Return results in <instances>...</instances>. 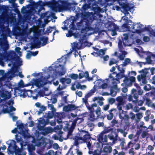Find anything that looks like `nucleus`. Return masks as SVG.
<instances>
[{"instance_id":"69168bd1","label":"nucleus","mask_w":155,"mask_h":155,"mask_svg":"<svg viewBox=\"0 0 155 155\" xmlns=\"http://www.w3.org/2000/svg\"><path fill=\"white\" fill-rule=\"evenodd\" d=\"M133 146V143H131V142H129L127 145L125 146V150H126L130 148V147H132Z\"/></svg>"},{"instance_id":"2eb2a0df","label":"nucleus","mask_w":155,"mask_h":155,"mask_svg":"<svg viewBox=\"0 0 155 155\" xmlns=\"http://www.w3.org/2000/svg\"><path fill=\"white\" fill-rule=\"evenodd\" d=\"M113 131V129L112 128H110V127L105 128L104 130L101 132V134L99 135L98 137L97 140L99 143L97 142V144H102V142L104 143V142H106L107 141V138L106 136H105L104 138L102 135L105 134L112 133Z\"/></svg>"},{"instance_id":"f8f14e48","label":"nucleus","mask_w":155,"mask_h":155,"mask_svg":"<svg viewBox=\"0 0 155 155\" xmlns=\"http://www.w3.org/2000/svg\"><path fill=\"white\" fill-rule=\"evenodd\" d=\"M68 4L67 1L56 0V4L52 5L51 7L53 8L54 11L61 12L63 10L67 8Z\"/></svg>"},{"instance_id":"72a5a7b5","label":"nucleus","mask_w":155,"mask_h":155,"mask_svg":"<svg viewBox=\"0 0 155 155\" xmlns=\"http://www.w3.org/2000/svg\"><path fill=\"white\" fill-rule=\"evenodd\" d=\"M149 26L145 27V29L149 31V35L150 37H155V32L152 28H149Z\"/></svg>"},{"instance_id":"6e6d98bb","label":"nucleus","mask_w":155,"mask_h":155,"mask_svg":"<svg viewBox=\"0 0 155 155\" xmlns=\"http://www.w3.org/2000/svg\"><path fill=\"white\" fill-rule=\"evenodd\" d=\"M88 97L86 96V95L84 98H83L82 100L83 102L84 103L87 107L88 105H89L87 101V98Z\"/></svg>"},{"instance_id":"864d4df0","label":"nucleus","mask_w":155,"mask_h":155,"mask_svg":"<svg viewBox=\"0 0 155 155\" xmlns=\"http://www.w3.org/2000/svg\"><path fill=\"white\" fill-rule=\"evenodd\" d=\"M69 76L73 79L76 80L78 77V75L77 74H72L69 75Z\"/></svg>"},{"instance_id":"de8ad7c7","label":"nucleus","mask_w":155,"mask_h":155,"mask_svg":"<svg viewBox=\"0 0 155 155\" xmlns=\"http://www.w3.org/2000/svg\"><path fill=\"white\" fill-rule=\"evenodd\" d=\"M116 101L118 102L117 104H123V98L121 96H119L116 98Z\"/></svg>"},{"instance_id":"09e8293b","label":"nucleus","mask_w":155,"mask_h":155,"mask_svg":"<svg viewBox=\"0 0 155 155\" xmlns=\"http://www.w3.org/2000/svg\"><path fill=\"white\" fill-rule=\"evenodd\" d=\"M143 89L147 91H149L152 89V87L149 84H146L143 87Z\"/></svg>"},{"instance_id":"49530a36","label":"nucleus","mask_w":155,"mask_h":155,"mask_svg":"<svg viewBox=\"0 0 155 155\" xmlns=\"http://www.w3.org/2000/svg\"><path fill=\"white\" fill-rule=\"evenodd\" d=\"M105 51L106 50H104L102 49L99 50L97 51L98 56H100L101 58L105 54Z\"/></svg>"},{"instance_id":"b1692460","label":"nucleus","mask_w":155,"mask_h":155,"mask_svg":"<svg viewBox=\"0 0 155 155\" xmlns=\"http://www.w3.org/2000/svg\"><path fill=\"white\" fill-rule=\"evenodd\" d=\"M76 107L73 104H68L67 106H64L63 108V110L65 112H68L70 111L75 109Z\"/></svg>"},{"instance_id":"6ab92c4d","label":"nucleus","mask_w":155,"mask_h":155,"mask_svg":"<svg viewBox=\"0 0 155 155\" xmlns=\"http://www.w3.org/2000/svg\"><path fill=\"white\" fill-rule=\"evenodd\" d=\"M96 116L94 115V112H90L89 115V119L91 121H94L97 118H101V108L99 107H97L96 109L95 110Z\"/></svg>"},{"instance_id":"cd10ccee","label":"nucleus","mask_w":155,"mask_h":155,"mask_svg":"<svg viewBox=\"0 0 155 155\" xmlns=\"http://www.w3.org/2000/svg\"><path fill=\"white\" fill-rule=\"evenodd\" d=\"M77 8L78 10V11H75V12L76 13V14H78L79 13V12H80V11H81L82 13H83V12L84 11H85L89 8V6L88 4H85L83 5V6L81 8V9H80V8L79 7H77Z\"/></svg>"},{"instance_id":"ea45409f","label":"nucleus","mask_w":155,"mask_h":155,"mask_svg":"<svg viewBox=\"0 0 155 155\" xmlns=\"http://www.w3.org/2000/svg\"><path fill=\"white\" fill-rule=\"evenodd\" d=\"M110 145H109V146H106L104 147L103 151L104 152L106 153H110L112 150L111 147L110 146Z\"/></svg>"},{"instance_id":"9d476101","label":"nucleus","mask_w":155,"mask_h":155,"mask_svg":"<svg viewBox=\"0 0 155 155\" xmlns=\"http://www.w3.org/2000/svg\"><path fill=\"white\" fill-rule=\"evenodd\" d=\"M30 86L31 89H32L34 87L33 86L32 84L30 83L26 84H24L23 81L22 80H21L18 83V86L17 87H15L14 88V95L15 97L17 96L16 93H18V95L23 98L26 97L27 96V93L26 92H24L23 91L20 90V88L24 87H25Z\"/></svg>"},{"instance_id":"473e14b6","label":"nucleus","mask_w":155,"mask_h":155,"mask_svg":"<svg viewBox=\"0 0 155 155\" xmlns=\"http://www.w3.org/2000/svg\"><path fill=\"white\" fill-rule=\"evenodd\" d=\"M49 122L48 121H46L44 119H41V120L39 121V124L38 125L39 126V127H44L46 125H48L49 124Z\"/></svg>"},{"instance_id":"423d86ee","label":"nucleus","mask_w":155,"mask_h":155,"mask_svg":"<svg viewBox=\"0 0 155 155\" xmlns=\"http://www.w3.org/2000/svg\"><path fill=\"white\" fill-rule=\"evenodd\" d=\"M126 0H117V2L119 5L120 6V8L122 9V12L124 14V16L122 17V19L125 21L126 23H132V21L128 19L131 18V17L129 14L128 12H130L131 13L133 14L134 11V6L133 4H125L124 2Z\"/></svg>"},{"instance_id":"7ed1b4c3","label":"nucleus","mask_w":155,"mask_h":155,"mask_svg":"<svg viewBox=\"0 0 155 155\" xmlns=\"http://www.w3.org/2000/svg\"><path fill=\"white\" fill-rule=\"evenodd\" d=\"M132 24H124L121 27V31H128L127 34H123V42L125 46H131L134 39L136 38V33H140L143 31V27H146L140 22L132 23Z\"/></svg>"},{"instance_id":"4be33fe9","label":"nucleus","mask_w":155,"mask_h":155,"mask_svg":"<svg viewBox=\"0 0 155 155\" xmlns=\"http://www.w3.org/2000/svg\"><path fill=\"white\" fill-rule=\"evenodd\" d=\"M60 82L62 83L63 85H64L65 84H69L71 82V80L69 78H61L60 79ZM66 86L64 85L63 86H61L60 85L57 88V90L60 91L65 88Z\"/></svg>"},{"instance_id":"dca6fc26","label":"nucleus","mask_w":155,"mask_h":155,"mask_svg":"<svg viewBox=\"0 0 155 155\" xmlns=\"http://www.w3.org/2000/svg\"><path fill=\"white\" fill-rule=\"evenodd\" d=\"M139 72L142 73V74L140 75L137 76V79L140 82V85L142 86L147 83L146 76L148 73V70L146 69L142 70L139 71Z\"/></svg>"},{"instance_id":"20e7f679","label":"nucleus","mask_w":155,"mask_h":155,"mask_svg":"<svg viewBox=\"0 0 155 155\" xmlns=\"http://www.w3.org/2000/svg\"><path fill=\"white\" fill-rule=\"evenodd\" d=\"M2 86H0V114L6 113L11 111H15L16 110L13 107L14 103L13 100L11 99L7 103L4 100L10 98L11 94V91H8Z\"/></svg>"},{"instance_id":"3c124183","label":"nucleus","mask_w":155,"mask_h":155,"mask_svg":"<svg viewBox=\"0 0 155 155\" xmlns=\"http://www.w3.org/2000/svg\"><path fill=\"white\" fill-rule=\"evenodd\" d=\"M15 21V19L13 17H9L7 19L8 24H11Z\"/></svg>"},{"instance_id":"79ce46f5","label":"nucleus","mask_w":155,"mask_h":155,"mask_svg":"<svg viewBox=\"0 0 155 155\" xmlns=\"http://www.w3.org/2000/svg\"><path fill=\"white\" fill-rule=\"evenodd\" d=\"M79 76L80 79H81L84 77L86 78H87L88 76V73L87 71H86L85 73L82 71L79 74Z\"/></svg>"},{"instance_id":"680f3d73","label":"nucleus","mask_w":155,"mask_h":155,"mask_svg":"<svg viewBox=\"0 0 155 155\" xmlns=\"http://www.w3.org/2000/svg\"><path fill=\"white\" fill-rule=\"evenodd\" d=\"M21 48L19 47H16L15 48L16 51L17 53L20 56H21L22 55V53L20 51Z\"/></svg>"},{"instance_id":"0eeeda50","label":"nucleus","mask_w":155,"mask_h":155,"mask_svg":"<svg viewBox=\"0 0 155 155\" xmlns=\"http://www.w3.org/2000/svg\"><path fill=\"white\" fill-rule=\"evenodd\" d=\"M78 119V118H76L74 120L73 122H72V123L71 124V125L70 127L68 122H66L64 123L66 125L64 128V130L65 131H68L66 137H64L66 135H65V134H62V136H61V137L59 138L56 135H53L52 137L55 140H59L61 142L63 141V139H64V140H66L68 138H72V133L74 128L77 121Z\"/></svg>"},{"instance_id":"4468645a","label":"nucleus","mask_w":155,"mask_h":155,"mask_svg":"<svg viewBox=\"0 0 155 155\" xmlns=\"http://www.w3.org/2000/svg\"><path fill=\"white\" fill-rule=\"evenodd\" d=\"M6 143L8 145L7 148L8 153L10 152L9 150L10 147H12L14 151L15 155H21L22 150L16 145V143L14 140H9L6 142Z\"/></svg>"},{"instance_id":"c03bdc74","label":"nucleus","mask_w":155,"mask_h":155,"mask_svg":"<svg viewBox=\"0 0 155 155\" xmlns=\"http://www.w3.org/2000/svg\"><path fill=\"white\" fill-rule=\"evenodd\" d=\"M68 3L69 4L67 6V8L66 9H64L63 10V11H66L68 9L69 6H70L71 5H77L78 4V3H76L75 1L74 0H72V2L71 3H69L68 2Z\"/></svg>"},{"instance_id":"58836bf2","label":"nucleus","mask_w":155,"mask_h":155,"mask_svg":"<svg viewBox=\"0 0 155 155\" xmlns=\"http://www.w3.org/2000/svg\"><path fill=\"white\" fill-rule=\"evenodd\" d=\"M97 104L96 103H94L91 106L88 105L87 107L90 111V112H94V107H97Z\"/></svg>"},{"instance_id":"c85d7f7f","label":"nucleus","mask_w":155,"mask_h":155,"mask_svg":"<svg viewBox=\"0 0 155 155\" xmlns=\"http://www.w3.org/2000/svg\"><path fill=\"white\" fill-rule=\"evenodd\" d=\"M109 80V79H106L105 80H103L102 79L97 80L94 83L95 84L94 86H96L100 88L102 84L103 83L106 82L105 81H106V82L107 83Z\"/></svg>"},{"instance_id":"1a4fd4ad","label":"nucleus","mask_w":155,"mask_h":155,"mask_svg":"<svg viewBox=\"0 0 155 155\" xmlns=\"http://www.w3.org/2000/svg\"><path fill=\"white\" fill-rule=\"evenodd\" d=\"M91 138V135L88 132L81 130L79 131L78 134L73 138L74 140V145L77 146L80 142L79 141L82 140V142H84Z\"/></svg>"},{"instance_id":"052dcab7","label":"nucleus","mask_w":155,"mask_h":155,"mask_svg":"<svg viewBox=\"0 0 155 155\" xmlns=\"http://www.w3.org/2000/svg\"><path fill=\"white\" fill-rule=\"evenodd\" d=\"M21 134L24 138H29L30 137L29 134L27 132L22 131Z\"/></svg>"},{"instance_id":"f704fd0d","label":"nucleus","mask_w":155,"mask_h":155,"mask_svg":"<svg viewBox=\"0 0 155 155\" xmlns=\"http://www.w3.org/2000/svg\"><path fill=\"white\" fill-rule=\"evenodd\" d=\"M15 137L17 142L20 143L21 147V148H20V149H22L24 143V141L23 140V139H22L21 137H19L18 135H15Z\"/></svg>"},{"instance_id":"a211bd4d","label":"nucleus","mask_w":155,"mask_h":155,"mask_svg":"<svg viewBox=\"0 0 155 155\" xmlns=\"http://www.w3.org/2000/svg\"><path fill=\"white\" fill-rule=\"evenodd\" d=\"M118 47L120 51L119 55H117V52H115L114 54L115 56H117L120 60H123L124 59L125 55L127 54L126 51H123L122 49V46L121 45V42L119 41L118 43Z\"/></svg>"},{"instance_id":"a18cd8bd","label":"nucleus","mask_w":155,"mask_h":155,"mask_svg":"<svg viewBox=\"0 0 155 155\" xmlns=\"http://www.w3.org/2000/svg\"><path fill=\"white\" fill-rule=\"evenodd\" d=\"M95 89L94 88H93L87 94L86 96L89 97L93 95L94 93H95Z\"/></svg>"},{"instance_id":"774afa93","label":"nucleus","mask_w":155,"mask_h":155,"mask_svg":"<svg viewBox=\"0 0 155 155\" xmlns=\"http://www.w3.org/2000/svg\"><path fill=\"white\" fill-rule=\"evenodd\" d=\"M54 152L53 150H49L48 153H46L45 154L42 155H54Z\"/></svg>"},{"instance_id":"2f4dec72","label":"nucleus","mask_w":155,"mask_h":155,"mask_svg":"<svg viewBox=\"0 0 155 155\" xmlns=\"http://www.w3.org/2000/svg\"><path fill=\"white\" fill-rule=\"evenodd\" d=\"M113 85L112 83L110 86V94L112 96H115L116 95L117 92L116 90H118L117 89V86L116 88L113 87Z\"/></svg>"},{"instance_id":"6e6552de","label":"nucleus","mask_w":155,"mask_h":155,"mask_svg":"<svg viewBox=\"0 0 155 155\" xmlns=\"http://www.w3.org/2000/svg\"><path fill=\"white\" fill-rule=\"evenodd\" d=\"M18 72V68L16 66L12 67L6 73H5L4 70H0V86H2L3 82L5 80H11L13 78L17 75Z\"/></svg>"},{"instance_id":"4d7b16f0","label":"nucleus","mask_w":155,"mask_h":155,"mask_svg":"<svg viewBox=\"0 0 155 155\" xmlns=\"http://www.w3.org/2000/svg\"><path fill=\"white\" fill-rule=\"evenodd\" d=\"M16 61L18 65L21 66L22 65V59L19 58L18 57Z\"/></svg>"},{"instance_id":"ddd939ff","label":"nucleus","mask_w":155,"mask_h":155,"mask_svg":"<svg viewBox=\"0 0 155 155\" xmlns=\"http://www.w3.org/2000/svg\"><path fill=\"white\" fill-rule=\"evenodd\" d=\"M125 76L124 73H119L118 74L116 72H113L110 74L109 78L111 81V83L113 85V87L116 88L117 83H120L119 80L122 78H125Z\"/></svg>"},{"instance_id":"bb28decb","label":"nucleus","mask_w":155,"mask_h":155,"mask_svg":"<svg viewBox=\"0 0 155 155\" xmlns=\"http://www.w3.org/2000/svg\"><path fill=\"white\" fill-rule=\"evenodd\" d=\"M38 128L39 130H44L47 134L51 133L53 131V129L51 127H50L45 128L44 127H39V126H38Z\"/></svg>"},{"instance_id":"393cba45","label":"nucleus","mask_w":155,"mask_h":155,"mask_svg":"<svg viewBox=\"0 0 155 155\" xmlns=\"http://www.w3.org/2000/svg\"><path fill=\"white\" fill-rule=\"evenodd\" d=\"M10 80L7 81V80H5L3 82V85L2 87H3L6 86L9 89H11V91H12V89L15 88L14 86L12 84L11 82H9V81Z\"/></svg>"},{"instance_id":"5701e85b","label":"nucleus","mask_w":155,"mask_h":155,"mask_svg":"<svg viewBox=\"0 0 155 155\" xmlns=\"http://www.w3.org/2000/svg\"><path fill=\"white\" fill-rule=\"evenodd\" d=\"M135 81V78L134 77H130L129 79L128 77H125L123 81L124 83L121 84H124L126 86H130L132 85L133 83Z\"/></svg>"},{"instance_id":"13d9d810","label":"nucleus","mask_w":155,"mask_h":155,"mask_svg":"<svg viewBox=\"0 0 155 155\" xmlns=\"http://www.w3.org/2000/svg\"><path fill=\"white\" fill-rule=\"evenodd\" d=\"M9 111V112H8L7 113H9L10 117H12L13 120L14 121H15V120H16L17 119L18 117H17L13 116L14 113H13L11 112L12 111Z\"/></svg>"},{"instance_id":"bf43d9fd","label":"nucleus","mask_w":155,"mask_h":155,"mask_svg":"<svg viewBox=\"0 0 155 155\" xmlns=\"http://www.w3.org/2000/svg\"><path fill=\"white\" fill-rule=\"evenodd\" d=\"M133 102L134 103H137L138 106H141L143 105V101L139 100L138 101H133Z\"/></svg>"},{"instance_id":"f257e3e1","label":"nucleus","mask_w":155,"mask_h":155,"mask_svg":"<svg viewBox=\"0 0 155 155\" xmlns=\"http://www.w3.org/2000/svg\"><path fill=\"white\" fill-rule=\"evenodd\" d=\"M71 52H70L67 54L62 56L60 58L57 60V61L53 64L48 68H45L42 69L45 73L48 74V76L44 77L42 73L38 72L32 74V76L35 77L40 76V78L37 79H33L30 82L33 86H35L38 88L43 87L48 83L47 80L51 77L53 79L61 76L65 74L66 70L63 65H64Z\"/></svg>"},{"instance_id":"0e129e2a","label":"nucleus","mask_w":155,"mask_h":155,"mask_svg":"<svg viewBox=\"0 0 155 155\" xmlns=\"http://www.w3.org/2000/svg\"><path fill=\"white\" fill-rule=\"evenodd\" d=\"M48 108H50L51 110V112H54L56 110V109L54 107L53 104H48Z\"/></svg>"},{"instance_id":"a19ab883","label":"nucleus","mask_w":155,"mask_h":155,"mask_svg":"<svg viewBox=\"0 0 155 155\" xmlns=\"http://www.w3.org/2000/svg\"><path fill=\"white\" fill-rule=\"evenodd\" d=\"M143 113H139L136 114V118L135 120L136 122H138L139 121L140 119L143 117Z\"/></svg>"},{"instance_id":"c756f323","label":"nucleus","mask_w":155,"mask_h":155,"mask_svg":"<svg viewBox=\"0 0 155 155\" xmlns=\"http://www.w3.org/2000/svg\"><path fill=\"white\" fill-rule=\"evenodd\" d=\"M151 92H149L146 93L145 95L143 97V99L145 100L146 101V104L147 105L148 107H150L151 106V104H152V102L151 100H150L149 99L146 98V96H148L151 93Z\"/></svg>"},{"instance_id":"c9c22d12","label":"nucleus","mask_w":155,"mask_h":155,"mask_svg":"<svg viewBox=\"0 0 155 155\" xmlns=\"http://www.w3.org/2000/svg\"><path fill=\"white\" fill-rule=\"evenodd\" d=\"M77 43V42H74L72 44H71V46H72V49H73V50H74V51H75V52L74 53V55H75V57H76V55H79L81 57V54H80V51H79V50L80 49H81V48H83V47H84V46H86L85 45H83V46H82L81 47V48H78V49H77L76 50H75V49H73V47H72V45H74V43Z\"/></svg>"},{"instance_id":"9b49d317","label":"nucleus","mask_w":155,"mask_h":155,"mask_svg":"<svg viewBox=\"0 0 155 155\" xmlns=\"http://www.w3.org/2000/svg\"><path fill=\"white\" fill-rule=\"evenodd\" d=\"M144 123L143 121H140L137 126V128L142 132L141 136L143 138H147L149 136L148 132L153 130V127L152 125H150L147 127L144 126Z\"/></svg>"},{"instance_id":"39448f33","label":"nucleus","mask_w":155,"mask_h":155,"mask_svg":"<svg viewBox=\"0 0 155 155\" xmlns=\"http://www.w3.org/2000/svg\"><path fill=\"white\" fill-rule=\"evenodd\" d=\"M4 29L5 35L0 38V46L4 52L3 54H0V65L2 66L4 65V63L3 61V60L7 59L10 55L15 54V52L13 51H10L7 52V51L9 47V45L7 40V35H9L11 31L8 26L4 28Z\"/></svg>"},{"instance_id":"7c9ffc66","label":"nucleus","mask_w":155,"mask_h":155,"mask_svg":"<svg viewBox=\"0 0 155 155\" xmlns=\"http://www.w3.org/2000/svg\"><path fill=\"white\" fill-rule=\"evenodd\" d=\"M108 30L109 31L118 30L119 27L114 23H111L108 27Z\"/></svg>"},{"instance_id":"5fc2aeb1","label":"nucleus","mask_w":155,"mask_h":155,"mask_svg":"<svg viewBox=\"0 0 155 155\" xmlns=\"http://www.w3.org/2000/svg\"><path fill=\"white\" fill-rule=\"evenodd\" d=\"M41 40L43 41V43L41 44V46H44L47 44L48 40L47 37H43L41 38Z\"/></svg>"},{"instance_id":"aec40b11","label":"nucleus","mask_w":155,"mask_h":155,"mask_svg":"<svg viewBox=\"0 0 155 155\" xmlns=\"http://www.w3.org/2000/svg\"><path fill=\"white\" fill-rule=\"evenodd\" d=\"M125 113L126 112L124 111L119 112V117L121 120L122 123H125L128 126L130 124L128 122L129 116L128 115L125 114Z\"/></svg>"},{"instance_id":"37998d69","label":"nucleus","mask_w":155,"mask_h":155,"mask_svg":"<svg viewBox=\"0 0 155 155\" xmlns=\"http://www.w3.org/2000/svg\"><path fill=\"white\" fill-rule=\"evenodd\" d=\"M130 58H127L125 59L123 64L120 65V66L122 67H125L130 62Z\"/></svg>"},{"instance_id":"e433bc0d","label":"nucleus","mask_w":155,"mask_h":155,"mask_svg":"<svg viewBox=\"0 0 155 155\" xmlns=\"http://www.w3.org/2000/svg\"><path fill=\"white\" fill-rule=\"evenodd\" d=\"M40 35V31L38 30H36L34 31L33 37H32L31 38L34 39V41L35 39L38 40V37Z\"/></svg>"},{"instance_id":"603ef678","label":"nucleus","mask_w":155,"mask_h":155,"mask_svg":"<svg viewBox=\"0 0 155 155\" xmlns=\"http://www.w3.org/2000/svg\"><path fill=\"white\" fill-rule=\"evenodd\" d=\"M123 67H124L120 66V65L119 66H117V69L118 71H119L120 73H124L125 72L124 69L125 68H123Z\"/></svg>"},{"instance_id":"412c9836","label":"nucleus","mask_w":155,"mask_h":155,"mask_svg":"<svg viewBox=\"0 0 155 155\" xmlns=\"http://www.w3.org/2000/svg\"><path fill=\"white\" fill-rule=\"evenodd\" d=\"M117 134L116 135V136L115 137H114L112 134H110L108 135V137L110 140L112 141V142H109L108 143H107V141L106 142H104V143L102 142V144H99V145H98L96 147H100V145H101V146H102L103 144L107 145H112L116 143V142L117 140Z\"/></svg>"},{"instance_id":"338daca9","label":"nucleus","mask_w":155,"mask_h":155,"mask_svg":"<svg viewBox=\"0 0 155 155\" xmlns=\"http://www.w3.org/2000/svg\"><path fill=\"white\" fill-rule=\"evenodd\" d=\"M117 62V61L114 59H111L109 61V65L110 66H111L112 64H116Z\"/></svg>"},{"instance_id":"f3484780","label":"nucleus","mask_w":155,"mask_h":155,"mask_svg":"<svg viewBox=\"0 0 155 155\" xmlns=\"http://www.w3.org/2000/svg\"><path fill=\"white\" fill-rule=\"evenodd\" d=\"M51 93V91H48V87H44L42 89L38 91V94L35 96L31 95L33 99L34 100H37L38 97H41L49 95Z\"/></svg>"},{"instance_id":"a878e982","label":"nucleus","mask_w":155,"mask_h":155,"mask_svg":"<svg viewBox=\"0 0 155 155\" xmlns=\"http://www.w3.org/2000/svg\"><path fill=\"white\" fill-rule=\"evenodd\" d=\"M104 100V98L102 97H96L92 99V101L94 102L97 101V103L100 106H102L103 105L104 102L102 101Z\"/></svg>"},{"instance_id":"8fccbe9b","label":"nucleus","mask_w":155,"mask_h":155,"mask_svg":"<svg viewBox=\"0 0 155 155\" xmlns=\"http://www.w3.org/2000/svg\"><path fill=\"white\" fill-rule=\"evenodd\" d=\"M117 131L120 132L121 134H123L124 137H125L127 134V132H125V130L122 129H117Z\"/></svg>"},{"instance_id":"f03ea898","label":"nucleus","mask_w":155,"mask_h":155,"mask_svg":"<svg viewBox=\"0 0 155 155\" xmlns=\"http://www.w3.org/2000/svg\"><path fill=\"white\" fill-rule=\"evenodd\" d=\"M85 16L83 17L81 21L77 23L78 29L81 30L80 32H76L74 36L76 38H80L78 43H75L72 45L74 49H79L83 45L90 46L92 44L87 41V36L93 34L94 29L91 25L93 20V18L91 17L90 13L89 12L85 13Z\"/></svg>"},{"instance_id":"e2e57ef3","label":"nucleus","mask_w":155,"mask_h":155,"mask_svg":"<svg viewBox=\"0 0 155 155\" xmlns=\"http://www.w3.org/2000/svg\"><path fill=\"white\" fill-rule=\"evenodd\" d=\"M123 104H117V108L119 110V112H121L123 110H122V106Z\"/></svg>"},{"instance_id":"4c0bfd02","label":"nucleus","mask_w":155,"mask_h":155,"mask_svg":"<svg viewBox=\"0 0 155 155\" xmlns=\"http://www.w3.org/2000/svg\"><path fill=\"white\" fill-rule=\"evenodd\" d=\"M116 109L113 108L109 111V114L107 116V118L108 120H111L113 117V114L112 113L113 111H116Z\"/></svg>"}]
</instances>
